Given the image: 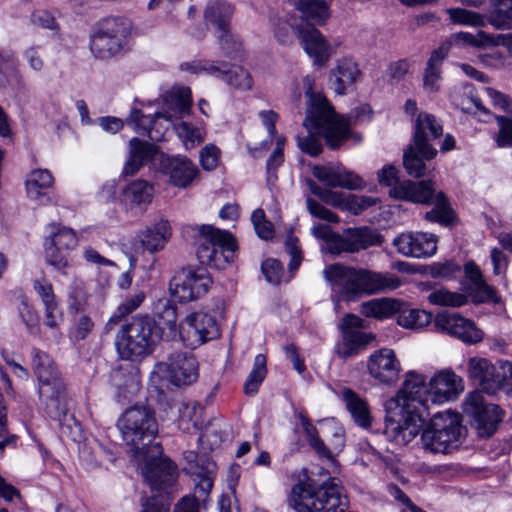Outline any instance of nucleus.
<instances>
[{
  "mask_svg": "<svg viewBox=\"0 0 512 512\" xmlns=\"http://www.w3.org/2000/svg\"><path fill=\"white\" fill-rule=\"evenodd\" d=\"M428 385L423 375L410 371L395 397L385 402L384 434L397 445H407L430 416Z\"/></svg>",
  "mask_w": 512,
  "mask_h": 512,
  "instance_id": "obj_1",
  "label": "nucleus"
},
{
  "mask_svg": "<svg viewBox=\"0 0 512 512\" xmlns=\"http://www.w3.org/2000/svg\"><path fill=\"white\" fill-rule=\"evenodd\" d=\"M314 79L305 76L303 86L307 98V109L304 125L316 130L331 150L348 148L362 141V134L349 130V122L344 116L338 115L328 100L313 90Z\"/></svg>",
  "mask_w": 512,
  "mask_h": 512,
  "instance_id": "obj_2",
  "label": "nucleus"
},
{
  "mask_svg": "<svg viewBox=\"0 0 512 512\" xmlns=\"http://www.w3.org/2000/svg\"><path fill=\"white\" fill-rule=\"evenodd\" d=\"M323 274L332 289L338 291L346 301L393 291L401 285L399 277L393 273L353 268L340 263L327 266Z\"/></svg>",
  "mask_w": 512,
  "mask_h": 512,
  "instance_id": "obj_3",
  "label": "nucleus"
},
{
  "mask_svg": "<svg viewBox=\"0 0 512 512\" xmlns=\"http://www.w3.org/2000/svg\"><path fill=\"white\" fill-rule=\"evenodd\" d=\"M134 46L133 22L124 16H108L97 21L89 36V49L99 61L108 62L130 53Z\"/></svg>",
  "mask_w": 512,
  "mask_h": 512,
  "instance_id": "obj_4",
  "label": "nucleus"
},
{
  "mask_svg": "<svg viewBox=\"0 0 512 512\" xmlns=\"http://www.w3.org/2000/svg\"><path fill=\"white\" fill-rule=\"evenodd\" d=\"M163 333L154 317L147 314L134 316L116 334L117 353L123 360L140 361L156 350Z\"/></svg>",
  "mask_w": 512,
  "mask_h": 512,
  "instance_id": "obj_5",
  "label": "nucleus"
},
{
  "mask_svg": "<svg viewBox=\"0 0 512 512\" xmlns=\"http://www.w3.org/2000/svg\"><path fill=\"white\" fill-rule=\"evenodd\" d=\"M182 235L197 246L196 255L201 265L217 270L229 264L237 249L236 241L227 232L211 225H185Z\"/></svg>",
  "mask_w": 512,
  "mask_h": 512,
  "instance_id": "obj_6",
  "label": "nucleus"
},
{
  "mask_svg": "<svg viewBox=\"0 0 512 512\" xmlns=\"http://www.w3.org/2000/svg\"><path fill=\"white\" fill-rule=\"evenodd\" d=\"M32 367L38 380V394L46 414L60 420L67 413L66 384L53 359L45 352L32 349Z\"/></svg>",
  "mask_w": 512,
  "mask_h": 512,
  "instance_id": "obj_7",
  "label": "nucleus"
},
{
  "mask_svg": "<svg viewBox=\"0 0 512 512\" xmlns=\"http://www.w3.org/2000/svg\"><path fill=\"white\" fill-rule=\"evenodd\" d=\"M464 430L459 413L437 412L422 431L423 447L431 453H452L460 445Z\"/></svg>",
  "mask_w": 512,
  "mask_h": 512,
  "instance_id": "obj_8",
  "label": "nucleus"
},
{
  "mask_svg": "<svg viewBox=\"0 0 512 512\" xmlns=\"http://www.w3.org/2000/svg\"><path fill=\"white\" fill-rule=\"evenodd\" d=\"M123 441L135 452L148 445L158 434L155 411L146 405L126 409L117 421Z\"/></svg>",
  "mask_w": 512,
  "mask_h": 512,
  "instance_id": "obj_9",
  "label": "nucleus"
},
{
  "mask_svg": "<svg viewBox=\"0 0 512 512\" xmlns=\"http://www.w3.org/2000/svg\"><path fill=\"white\" fill-rule=\"evenodd\" d=\"M468 375L487 394L512 390V364L507 361L496 365L486 358L471 357L468 360Z\"/></svg>",
  "mask_w": 512,
  "mask_h": 512,
  "instance_id": "obj_10",
  "label": "nucleus"
},
{
  "mask_svg": "<svg viewBox=\"0 0 512 512\" xmlns=\"http://www.w3.org/2000/svg\"><path fill=\"white\" fill-rule=\"evenodd\" d=\"M443 127L436 117L429 113H420L413 127L410 144L404 149L402 160H433L437 149L431 141L442 136Z\"/></svg>",
  "mask_w": 512,
  "mask_h": 512,
  "instance_id": "obj_11",
  "label": "nucleus"
},
{
  "mask_svg": "<svg viewBox=\"0 0 512 512\" xmlns=\"http://www.w3.org/2000/svg\"><path fill=\"white\" fill-rule=\"evenodd\" d=\"M180 70L192 74L204 73L214 76L236 89L249 90L253 85L252 77L247 70L224 61L193 60L181 63Z\"/></svg>",
  "mask_w": 512,
  "mask_h": 512,
  "instance_id": "obj_12",
  "label": "nucleus"
},
{
  "mask_svg": "<svg viewBox=\"0 0 512 512\" xmlns=\"http://www.w3.org/2000/svg\"><path fill=\"white\" fill-rule=\"evenodd\" d=\"M378 182L381 186L389 187V196L395 200L409 201L413 203L429 202L431 190L426 180L414 182L411 180H400L399 171L393 165H385L377 173Z\"/></svg>",
  "mask_w": 512,
  "mask_h": 512,
  "instance_id": "obj_13",
  "label": "nucleus"
},
{
  "mask_svg": "<svg viewBox=\"0 0 512 512\" xmlns=\"http://www.w3.org/2000/svg\"><path fill=\"white\" fill-rule=\"evenodd\" d=\"M463 413L469 417L480 437L492 436L502 421L503 411L492 403H488L479 391L469 393L462 404Z\"/></svg>",
  "mask_w": 512,
  "mask_h": 512,
  "instance_id": "obj_14",
  "label": "nucleus"
},
{
  "mask_svg": "<svg viewBox=\"0 0 512 512\" xmlns=\"http://www.w3.org/2000/svg\"><path fill=\"white\" fill-rule=\"evenodd\" d=\"M211 284L212 279L205 268H183L170 280L169 289L174 300L188 303L204 296Z\"/></svg>",
  "mask_w": 512,
  "mask_h": 512,
  "instance_id": "obj_15",
  "label": "nucleus"
},
{
  "mask_svg": "<svg viewBox=\"0 0 512 512\" xmlns=\"http://www.w3.org/2000/svg\"><path fill=\"white\" fill-rule=\"evenodd\" d=\"M338 328L341 339L336 343L334 352L343 360L358 355L375 339L372 333L362 331L363 320L354 314H346Z\"/></svg>",
  "mask_w": 512,
  "mask_h": 512,
  "instance_id": "obj_16",
  "label": "nucleus"
},
{
  "mask_svg": "<svg viewBox=\"0 0 512 512\" xmlns=\"http://www.w3.org/2000/svg\"><path fill=\"white\" fill-rule=\"evenodd\" d=\"M179 333L184 344L190 348H196L220 335L215 318L203 312L188 315L180 324Z\"/></svg>",
  "mask_w": 512,
  "mask_h": 512,
  "instance_id": "obj_17",
  "label": "nucleus"
},
{
  "mask_svg": "<svg viewBox=\"0 0 512 512\" xmlns=\"http://www.w3.org/2000/svg\"><path fill=\"white\" fill-rule=\"evenodd\" d=\"M463 38L471 39L468 32L450 35L437 49L431 52L423 72V87L426 91L436 93L442 81V64L452 47L464 46Z\"/></svg>",
  "mask_w": 512,
  "mask_h": 512,
  "instance_id": "obj_18",
  "label": "nucleus"
},
{
  "mask_svg": "<svg viewBox=\"0 0 512 512\" xmlns=\"http://www.w3.org/2000/svg\"><path fill=\"white\" fill-rule=\"evenodd\" d=\"M156 368L177 387L191 385L198 378V362L194 355L187 352L172 353L167 362L159 363Z\"/></svg>",
  "mask_w": 512,
  "mask_h": 512,
  "instance_id": "obj_19",
  "label": "nucleus"
},
{
  "mask_svg": "<svg viewBox=\"0 0 512 512\" xmlns=\"http://www.w3.org/2000/svg\"><path fill=\"white\" fill-rule=\"evenodd\" d=\"M437 330L454 336L466 344H477L482 341L484 333L476 324L457 313L447 311L438 313L434 319Z\"/></svg>",
  "mask_w": 512,
  "mask_h": 512,
  "instance_id": "obj_20",
  "label": "nucleus"
},
{
  "mask_svg": "<svg viewBox=\"0 0 512 512\" xmlns=\"http://www.w3.org/2000/svg\"><path fill=\"white\" fill-rule=\"evenodd\" d=\"M128 121L133 123L139 132L157 142L164 140L174 126V120L165 112L156 110L153 113H146L137 107L131 109Z\"/></svg>",
  "mask_w": 512,
  "mask_h": 512,
  "instance_id": "obj_21",
  "label": "nucleus"
},
{
  "mask_svg": "<svg viewBox=\"0 0 512 512\" xmlns=\"http://www.w3.org/2000/svg\"><path fill=\"white\" fill-rule=\"evenodd\" d=\"M383 242L382 236L367 226L347 228L340 236H335L332 247L336 255L341 253H356L372 246H379Z\"/></svg>",
  "mask_w": 512,
  "mask_h": 512,
  "instance_id": "obj_22",
  "label": "nucleus"
},
{
  "mask_svg": "<svg viewBox=\"0 0 512 512\" xmlns=\"http://www.w3.org/2000/svg\"><path fill=\"white\" fill-rule=\"evenodd\" d=\"M393 245L405 257L427 258L436 253L437 237L424 232H405L393 240Z\"/></svg>",
  "mask_w": 512,
  "mask_h": 512,
  "instance_id": "obj_23",
  "label": "nucleus"
},
{
  "mask_svg": "<svg viewBox=\"0 0 512 512\" xmlns=\"http://www.w3.org/2000/svg\"><path fill=\"white\" fill-rule=\"evenodd\" d=\"M297 36L304 51L313 60V64L318 67L325 66L332 51L324 35L307 22L297 29Z\"/></svg>",
  "mask_w": 512,
  "mask_h": 512,
  "instance_id": "obj_24",
  "label": "nucleus"
},
{
  "mask_svg": "<svg viewBox=\"0 0 512 512\" xmlns=\"http://www.w3.org/2000/svg\"><path fill=\"white\" fill-rule=\"evenodd\" d=\"M143 474L152 491L168 495L176 482L177 468L167 457L152 458L146 463Z\"/></svg>",
  "mask_w": 512,
  "mask_h": 512,
  "instance_id": "obj_25",
  "label": "nucleus"
},
{
  "mask_svg": "<svg viewBox=\"0 0 512 512\" xmlns=\"http://www.w3.org/2000/svg\"><path fill=\"white\" fill-rule=\"evenodd\" d=\"M463 381L451 370H442L428 383V401L444 403L457 398L463 391Z\"/></svg>",
  "mask_w": 512,
  "mask_h": 512,
  "instance_id": "obj_26",
  "label": "nucleus"
},
{
  "mask_svg": "<svg viewBox=\"0 0 512 512\" xmlns=\"http://www.w3.org/2000/svg\"><path fill=\"white\" fill-rule=\"evenodd\" d=\"M367 367L373 378L385 384L396 382L400 373V363L394 351L386 348L375 351Z\"/></svg>",
  "mask_w": 512,
  "mask_h": 512,
  "instance_id": "obj_27",
  "label": "nucleus"
},
{
  "mask_svg": "<svg viewBox=\"0 0 512 512\" xmlns=\"http://www.w3.org/2000/svg\"><path fill=\"white\" fill-rule=\"evenodd\" d=\"M299 419L309 446L316 452V454L320 458L333 461V450L339 452L345 445L344 435L342 433L341 428H337L333 433V439L330 443L332 448H329L319 437L318 430L311 423L310 419L307 416L301 413L299 414Z\"/></svg>",
  "mask_w": 512,
  "mask_h": 512,
  "instance_id": "obj_28",
  "label": "nucleus"
},
{
  "mask_svg": "<svg viewBox=\"0 0 512 512\" xmlns=\"http://www.w3.org/2000/svg\"><path fill=\"white\" fill-rule=\"evenodd\" d=\"M314 176L323 184L330 187H341L350 190L361 189L363 180L354 172L346 171L343 168H328L316 165L313 168Z\"/></svg>",
  "mask_w": 512,
  "mask_h": 512,
  "instance_id": "obj_29",
  "label": "nucleus"
},
{
  "mask_svg": "<svg viewBox=\"0 0 512 512\" xmlns=\"http://www.w3.org/2000/svg\"><path fill=\"white\" fill-rule=\"evenodd\" d=\"M429 183V189L431 190V197L426 205L433 204L434 207L425 213L424 218L431 223H438L443 227H452L457 222V215L450 205V202L446 195L442 192H435L431 181Z\"/></svg>",
  "mask_w": 512,
  "mask_h": 512,
  "instance_id": "obj_30",
  "label": "nucleus"
},
{
  "mask_svg": "<svg viewBox=\"0 0 512 512\" xmlns=\"http://www.w3.org/2000/svg\"><path fill=\"white\" fill-rule=\"evenodd\" d=\"M161 112L171 116L175 121L189 115L192 107V93L189 87H177L167 91L162 96Z\"/></svg>",
  "mask_w": 512,
  "mask_h": 512,
  "instance_id": "obj_31",
  "label": "nucleus"
},
{
  "mask_svg": "<svg viewBox=\"0 0 512 512\" xmlns=\"http://www.w3.org/2000/svg\"><path fill=\"white\" fill-rule=\"evenodd\" d=\"M170 236L171 228L166 219H160L137 234L141 248L150 253L162 250Z\"/></svg>",
  "mask_w": 512,
  "mask_h": 512,
  "instance_id": "obj_32",
  "label": "nucleus"
},
{
  "mask_svg": "<svg viewBox=\"0 0 512 512\" xmlns=\"http://www.w3.org/2000/svg\"><path fill=\"white\" fill-rule=\"evenodd\" d=\"M169 495H153L142 502L141 512H169ZM174 512H199V503L195 497L185 496L175 506Z\"/></svg>",
  "mask_w": 512,
  "mask_h": 512,
  "instance_id": "obj_33",
  "label": "nucleus"
},
{
  "mask_svg": "<svg viewBox=\"0 0 512 512\" xmlns=\"http://www.w3.org/2000/svg\"><path fill=\"white\" fill-rule=\"evenodd\" d=\"M234 11V6L226 0H211L205 9L204 18L208 25L219 32L231 28Z\"/></svg>",
  "mask_w": 512,
  "mask_h": 512,
  "instance_id": "obj_34",
  "label": "nucleus"
},
{
  "mask_svg": "<svg viewBox=\"0 0 512 512\" xmlns=\"http://www.w3.org/2000/svg\"><path fill=\"white\" fill-rule=\"evenodd\" d=\"M129 160H188L185 156H169L160 151L158 145L133 137L129 141Z\"/></svg>",
  "mask_w": 512,
  "mask_h": 512,
  "instance_id": "obj_35",
  "label": "nucleus"
},
{
  "mask_svg": "<svg viewBox=\"0 0 512 512\" xmlns=\"http://www.w3.org/2000/svg\"><path fill=\"white\" fill-rule=\"evenodd\" d=\"M343 400L353 420L362 428L371 426L372 417L367 402L351 389L343 390Z\"/></svg>",
  "mask_w": 512,
  "mask_h": 512,
  "instance_id": "obj_36",
  "label": "nucleus"
},
{
  "mask_svg": "<svg viewBox=\"0 0 512 512\" xmlns=\"http://www.w3.org/2000/svg\"><path fill=\"white\" fill-rule=\"evenodd\" d=\"M334 76L335 91L339 95L346 93L349 86H352L360 76L358 65L352 59H343L338 62L337 68L332 72Z\"/></svg>",
  "mask_w": 512,
  "mask_h": 512,
  "instance_id": "obj_37",
  "label": "nucleus"
},
{
  "mask_svg": "<svg viewBox=\"0 0 512 512\" xmlns=\"http://www.w3.org/2000/svg\"><path fill=\"white\" fill-rule=\"evenodd\" d=\"M45 241L53 242L55 246L66 251L73 250L78 244V239L73 229L56 223L48 225Z\"/></svg>",
  "mask_w": 512,
  "mask_h": 512,
  "instance_id": "obj_38",
  "label": "nucleus"
},
{
  "mask_svg": "<svg viewBox=\"0 0 512 512\" xmlns=\"http://www.w3.org/2000/svg\"><path fill=\"white\" fill-rule=\"evenodd\" d=\"M400 309L398 301L389 298L372 299L362 304V314L377 319L389 318Z\"/></svg>",
  "mask_w": 512,
  "mask_h": 512,
  "instance_id": "obj_39",
  "label": "nucleus"
},
{
  "mask_svg": "<svg viewBox=\"0 0 512 512\" xmlns=\"http://www.w3.org/2000/svg\"><path fill=\"white\" fill-rule=\"evenodd\" d=\"M471 39L463 38L464 46L469 47H487V46H503L512 56V33L490 35L484 31H479L475 36L469 33Z\"/></svg>",
  "mask_w": 512,
  "mask_h": 512,
  "instance_id": "obj_40",
  "label": "nucleus"
},
{
  "mask_svg": "<svg viewBox=\"0 0 512 512\" xmlns=\"http://www.w3.org/2000/svg\"><path fill=\"white\" fill-rule=\"evenodd\" d=\"M124 201L138 207L151 203L153 187L147 181L139 180L129 184L123 191Z\"/></svg>",
  "mask_w": 512,
  "mask_h": 512,
  "instance_id": "obj_41",
  "label": "nucleus"
},
{
  "mask_svg": "<svg viewBox=\"0 0 512 512\" xmlns=\"http://www.w3.org/2000/svg\"><path fill=\"white\" fill-rule=\"evenodd\" d=\"M294 5L307 21L323 24L329 17V7L325 0H294Z\"/></svg>",
  "mask_w": 512,
  "mask_h": 512,
  "instance_id": "obj_42",
  "label": "nucleus"
},
{
  "mask_svg": "<svg viewBox=\"0 0 512 512\" xmlns=\"http://www.w3.org/2000/svg\"><path fill=\"white\" fill-rule=\"evenodd\" d=\"M216 38L224 56L232 60L243 59L242 42L238 35L231 32V28L216 32Z\"/></svg>",
  "mask_w": 512,
  "mask_h": 512,
  "instance_id": "obj_43",
  "label": "nucleus"
},
{
  "mask_svg": "<svg viewBox=\"0 0 512 512\" xmlns=\"http://www.w3.org/2000/svg\"><path fill=\"white\" fill-rule=\"evenodd\" d=\"M267 374L266 356L264 354L256 355L253 368L248 374L244 383V392L246 395H254L258 392L259 386Z\"/></svg>",
  "mask_w": 512,
  "mask_h": 512,
  "instance_id": "obj_44",
  "label": "nucleus"
},
{
  "mask_svg": "<svg viewBox=\"0 0 512 512\" xmlns=\"http://www.w3.org/2000/svg\"><path fill=\"white\" fill-rule=\"evenodd\" d=\"M170 181L174 186L185 188L191 184L198 174L193 162H170Z\"/></svg>",
  "mask_w": 512,
  "mask_h": 512,
  "instance_id": "obj_45",
  "label": "nucleus"
},
{
  "mask_svg": "<svg viewBox=\"0 0 512 512\" xmlns=\"http://www.w3.org/2000/svg\"><path fill=\"white\" fill-rule=\"evenodd\" d=\"M429 303L437 306L461 307L467 303V297L445 288L435 289L428 296Z\"/></svg>",
  "mask_w": 512,
  "mask_h": 512,
  "instance_id": "obj_46",
  "label": "nucleus"
},
{
  "mask_svg": "<svg viewBox=\"0 0 512 512\" xmlns=\"http://www.w3.org/2000/svg\"><path fill=\"white\" fill-rule=\"evenodd\" d=\"M432 321V314L420 309L402 311L397 317V323L408 329H419Z\"/></svg>",
  "mask_w": 512,
  "mask_h": 512,
  "instance_id": "obj_47",
  "label": "nucleus"
},
{
  "mask_svg": "<svg viewBox=\"0 0 512 512\" xmlns=\"http://www.w3.org/2000/svg\"><path fill=\"white\" fill-rule=\"evenodd\" d=\"M493 11L491 21L497 28H512V0H491Z\"/></svg>",
  "mask_w": 512,
  "mask_h": 512,
  "instance_id": "obj_48",
  "label": "nucleus"
},
{
  "mask_svg": "<svg viewBox=\"0 0 512 512\" xmlns=\"http://www.w3.org/2000/svg\"><path fill=\"white\" fill-rule=\"evenodd\" d=\"M46 262L56 270H63L68 266L67 252L64 249L55 246L53 242L44 241Z\"/></svg>",
  "mask_w": 512,
  "mask_h": 512,
  "instance_id": "obj_49",
  "label": "nucleus"
},
{
  "mask_svg": "<svg viewBox=\"0 0 512 512\" xmlns=\"http://www.w3.org/2000/svg\"><path fill=\"white\" fill-rule=\"evenodd\" d=\"M19 316L30 334H36L39 330V317L33 307L22 297L18 306Z\"/></svg>",
  "mask_w": 512,
  "mask_h": 512,
  "instance_id": "obj_50",
  "label": "nucleus"
},
{
  "mask_svg": "<svg viewBox=\"0 0 512 512\" xmlns=\"http://www.w3.org/2000/svg\"><path fill=\"white\" fill-rule=\"evenodd\" d=\"M251 221L256 231V234L263 240L272 239L274 236L273 225L266 219L263 209L258 208L253 211Z\"/></svg>",
  "mask_w": 512,
  "mask_h": 512,
  "instance_id": "obj_51",
  "label": "nucleus"
},
{
  "mask_svg": "<svg viewBox=\"0 0 512 512\" xmlns=\"http://www.w3.org/2000/svg\"><path fill=\"white\" fill-rule=\"evenodd\" d=\"M176 130L187 150L193 148L195 143L199 144L203 141L202 130L197 127H193L187 122H181Z\"/></svg>",
  "mask_w": 512,
  "mask_h": 512,
  "instance_id": "obj_52",
  "label": "nucleus"
},
{
  "mask_svg": "<svg viewBox=\"0 0 512 512\" xmlns=\"http://www.w3.org/2000/svg\"><path fill=\"white\" fill-rule=\"evenodd\" d=\"M428 273L432 278L452 279L461 267L454 261L435 262L428 266Z\"/></svg>",
  "mask_w": 512,
  "mask_h": 512,
  "instance_id": "obj_53",
  "label": "nucleus"
},
{
  "mask_svg": "<svg viewBox=\"0 0 512 512\" xmlns=\"http://www.w3.org/2000/svg\"><path fill=\"white\" fill-rule=\"evenodd\" d=\"M496 122L499 132L496 136V142L499 147L512 146V119L506 116H496Z\"/></svg>",
  "mask_w": 512,
  "mask_h": 512,
  "instance_id": "obj_54",
  "label": "nucleus"
},
{
  "mask_svg": "<svg viewBox=\"0 0 512 512\" xmlns=\"http://www.w3.org/2000/svg\"><path fill=\"white\" fill-rule=\"evenodd\" d=\"M261 270L269 283L273 285L280 283L283 274V266L279 260L273 258L266 259L262 262Z\"/></svg>",
  "mask_w": 512,
  "mask_h": 512,
  "instance_id": "obj_55",
  "label": "nucleus"
},
{
  "mask_svg": "<svg viewBox=\"0 0 512 512\" xmlns=\"http://www.w3.org/2000/svg\"><path fill=\"white\" fill-rule=\"evenodd\" d=\"M466 277L482 292L486 297H490L493 293L492 289L483 280L479 267L474 262H468L464 265Z\"/></svg>",
  "mask_w": 512,
  "mask_h": 512,
  "instance_id": "obj_56",
  "label": "nucleus"
},
{
  "mask_svg": "<svg viewBox=\"0 0 512 512\" xmlns=\"http://www.w3.org/2000/svg\"><path fill=\"white\" fill-rule=\"evenodd\" d=\"M145 299V292L143 290H137L133 294L125 297L123 302L117 307V311L120 315L127 316L137 310Z\"/></svg>",
  "mask_w": 512,
  "mask_h": 512,
  "instance_id": "obj_57",
  "label": "nucleus"
},
{
  "mask_svg": "<svg viewBox=\"0 0 512 512\" xmlns=\"http://www.w3.org/2000/svg\"><path fill=\"white\" fill-rule=\"evenodd\" d=\"M297 146L301 152L310 157H317L322 151L321 141L319 138L311 134L306 136H298Z\"/></svg>",
  "mask_w": 512,
  "mask_h": 512,
  "instance_id": "obj_58",
  "label": "nucleus"
},
{
  "mask_svg": "<svg viewBox=\"0 0 512 512\" xmlns=\"http://www.w3.org/2000/svg\"><path fill=\"white\" fill-rule=\"evenodd\" d=\"M156 314L169 328H173L177 321L176 307L169 300H160L156 307Z\"/></svg>",
  "mask_w": 512,
  "mask_h": 512,
  "instance_id": "obj_59",
  "label": "nucleus"
},
{
  "mask_svg": "<svg viewBox=\"0 0 512 512\" xmlns=\"http://www.w3.org/2000/svg\"><path fill=\"white\" fill-rule=\"evenodd\" d=\"M306 204L307 209L312 216L330 223H337L339 221V217L336 213L324 207L312 198L308 197Z\"/></svg>",
  "mask_w": 512,
  "mask_h": 512,
  "instance_id": "obj_60",
  "label": "nucleus"
},
{
  "mask_svg": "<svg viewBox=\"0 0 512 512\" xmlns=\"http://www.w3.org/2000/svg\"><path fill=\"white\" fill-rule=\"evenodd\" d=\"M33 288L40 297L44 306L57 303L53 286L47 279L43 278L34 280Z\"/></svg>",
  "mask_w": 512,
  "mask_h": 512,
  "instance_id": "obj_61",
  "label": "nucleus"
},
{
  "mask_svg": "<svg viewBox=\"0 0 512 512\" xmlns=\"http://www.w3.org/2000/svg\"><path fill=\"white\" fill-rule=\"evenodd\" d=\"M376 204V199L364 195H352L347 199L346 208L353 214L358 215L364 210Z\"/></svg>",
  "mask_w": 512,
  "mask_h": 512,
  "instance_id": "obj_62",
  "label": "nucleus"
},
{
  "mask_svg": "<svg viewBox=\"0 0 512 512\" xmlns=\"http://www.w3.org/2000/svg\"><path fill=\"white\" fill-rule=\"evenodd\" d=\"M447 14L452 23L460 25H474L478 18L476 13L462 8H450Z\"/></svg>",
  "mask_w": 512,
  "mask_h": 512,
  "instance_id": "obj_63",
  "label": "nucleus"
},
{
  "mask_svg": "<svg viewBox=\"0 0 512 512\" xmlns=\"http://www.w3.org/2000/svg\"><path fill=\"white\" fill-rule=\"evenodd\" d=\"M25 184L47 189L53 184V177L47 169H35L29 173Z\"/></svg>",
  "mask_w": 512,
  "mask_h": 512,
  "instance_id": "obj_64",
  "label": "nucleus"
}]
</instances>
